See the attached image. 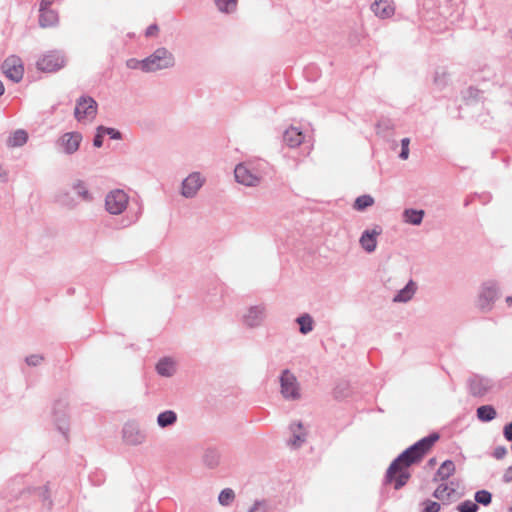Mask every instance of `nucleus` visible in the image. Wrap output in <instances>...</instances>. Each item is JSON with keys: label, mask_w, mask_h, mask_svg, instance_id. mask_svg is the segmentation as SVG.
Here are the masks:
<instances>
[{"label": "nucleus", "mask_w": 512, "mask_h": 512, "mask_svg": "<svg viewBox=\"0 0 512 512\" xmlns=\"http://www.w3.org/2000/svg\"><path fill=\"white\" fill-rule=\"evenodd\" d=\"M455 469L456 468H455L454 462L451 460H446L441 464V466L437 470L433 480L434 481H438V480L444 481L455 473Z\"/></svg>", "instance_id": "23"}, {"label": "nucleus", "mask_w": 512, "mask_h": 512, "mask_svg": "<svg viewBox=\"0 0 512 512\" xmlns=\"http://www.w3.org/2000/svg\"><path fill=\"white\" fill-rule=\"evenodd\" d=\"M435 463H436V459H435V458H431V459L429 460V464H430L431 466L435 465Z\"/></svg>", "instance_id": "52"}, {"label": "nucleus", "mask_w": 512, "mask_h": 512, "mask_svg": "<svg viewBox=\"0 0 512 512\" xmlns=\"http://www.w3.org/2000/svg\"><path fill=\"white\" fill-rule=\"evenodd\" d=\"M219 12L224 14H232L237 9L238 0H214Z\"/></svg>", "instance_id": "29"}, {"label": "nucleus", "mask_w": 512, "mask_h": 512, "mask_svg": "<svg viewBox=\"0 0 512 512\" xmlns=\"http://www.w3.org/2000/svg\"><path fill=\"white\" fill-rule=\"evenodd\" d=\"M234 176L237 183L247 187H256L261 182L259 171L248 162L237 164L234 169Z\"/></svg>", "instance_id": "6"}, {"label": "nucleus", "mask_w": 512, "mask_h": 512, "mask_svg": "<svg viewBox=\"0 0 512 512\" xmlns=\"http://www.w3.org/2000/svg\"><path fill=\"white\" fill-rule=\"evenodd\" d=\"M72 189L74 193L81 198L83 201L91 202L93 200V195L89 191L87 184L82 180H77L73 183Z\"/></svg>", "instance_id": "25"}, {"label": "nucleus", "mask_w": 512, "mask_h": 512, "mask_svg": "<svg viewBox=\"0 0 512 512\" xmlns=\"http://www.w3.org/2000/svg\"><path fill=\"white\" fill-rule=\"evenodd\" d=\"M496 415V410L491 405H483L477 408V417L482 422L492 421Z\"/></svg>", "instance_id": "28"}, {"label": "nucleus", "mask_w": 512, "mask_h": 512, "mask_svg": "<svg viewBox=\"0 0 512 512\" xmlns=\"http://www.w3.org/2000/svg\"><path fill=\"white\" fill-rule=\"evenodd\" d=\"M458 510L460 512H477L478 506L476 503H474L470 500H467L458 506Z\"/></svg>", "instance_id": "39"}, {"label": "nucleus", "mask_w": 512, "mask_h": 512, "mask_svg": "<svg viewBox=\"0 0 512 512\" xmlns=\"http://www.w3.org/2000/svg\"><path fill=\"white\" fill-rule=\"evenodd\" d=\"M28 140V134L25 130H16L7 140L9 147L23 146Z\"/></svg>", "instance_id": "27"}, {"label": "nucleus", "mask_w": 512, "mask_h": 512, "mask_svg": "<svg viewBox=\"0 0 512 512\" xmlns=\"http://www.w3.org/2000/svg\"><path fill=\"white\" fill-rule=\"evenodd\" d=\"M374 15L380 19L391 18L395 13V5L392 0H375L371 4Z\"/></svg>", "instance_id": "16"}, {"label": "nucleus", "mask_w": 512, "mask_h": 512, "mask_svg": "<svg viewBox=\"0 0 512 512\" xmlns=\"http://www.w3.org/2000/svg\"><path fill=\"white\" fill-rule=\"evenodd\" d=\"M268 318V307L265 303H256L244 307L240 313L241 325L249 330L262 327Z\"/></svg>", "instance_id": "2"}, {"label": "nucleus", "mask_w": 512, "mask_h": 512, "mask_svg": "<svg viewBox=\"0 0 512 512\" xmlns=\"http://www.w3.org/2000/svg\"><path fill=\"white\" fill-rule=\"evenodd\" d=\"M4 91H5L4 85H3V83L0 81V96H2V95L4 94Z\"/></svg>", "instance_id": "51"}, {"label": "nucleus", "mask_w": 512, "mask_h": 512, "mask_svg": "<svg viewBox=\"0 0 512 512\" xmlns=\"http://www.w3.org/2000/svg\"><path fill=\"white\" fill-rule=\"evenodd\" d=\"M176 64L174 54L166 47H159L146 57L147 73L172 69Z\"/></svg>", "instance_id": "4"}, {"label": "nucleus", "mask_w": 512, "mask_h": 512, "mask_svg": "<svg viewBox=\"0 0 512 512\" xmlns=\"http://www.w3.org/2000/svg\"><path fill=\"white\" fill-rule=\"evenodd\" d=\"M155 368L160 376L170 378L177 372V362L171 357H163L157 362Z\"/></svg>", "instance_id": "18"}, {"label": "nucleus", "mask_w": 512, "mask_h": 512, "mask_svg": "<svg viewBox=\"0 0 512 512\" xmlns=\"http://www.w3.org/2000/svg\"><path fill=\"white\" fill-rule=\"evenodd\" d=\"M122 440L126 445L139 446L146 442L147 434L138 423L129 421L122 428Z\"/></svg>", "instance_id": "10"}, {"label": "nucleus", "mask_w": 512, "mask_h": 512, "mask_svg": "<svg viewBox=\"0 0 512 512\" xmlns=\"http://www.w3.org/2000/svg\"><path fill=\"white\" fill-rule=\"evenodd\" d=\"M178 421V415L174 410H164L157 415L156 423L160 429L173 427Z\"/></svg>", "instance_id": "21"}, {"label": "nucleus", "mask_w": 512, "mask_h": 512, "mask_svg": "<svg viewBox=\"0 0 512 512\" xmlns=\"http://www.w3.org/2000/svg\"><path fill=\"white\" fill-rule=\"evenodd\" d=\"M417 290V285L413 280H410L405 287L400 289L392 298L394 303H407L409 302L415 295Z\"/></svg>", "instance_id": "20"}, {"label": "nucleus", "mask_w": 512, "mask_h": 512, "mask_svg": "<svg viewBox=\"0 0 512 512\" xmlns=\"http://www.w3.org/2000/svg\"><path fill=\"white\" fill-rule=\"evenodd\" d=\"M268 504L265 501H256L249 512H267Z\"/></svg>", "instance_id": "43"}, {"label": "nucleus", "mask_w": 512, "mask_h": 512, "mask_svg": "<svg viewBox=\"0 0 512 512\" xmlns=\"http://www.w3.org/2000/svg\"><path fill=\"white\" fill-rule=\"evenodd\" d=\"M42 361H43V356L40 354H32L25 358V362L27 363V365L33 366V367L40 365L42 363Z\"/></svg>", "instance_id": "42"}, {"label": "nucleus", "mask_w": 512, "mask_h": 512, "mask_svg": "<svg viewBox=\"0 0 512 512\" xmlns=\"http://www.w3.org/2000/svg\"><path fill=\"white\" fill-rule=\"evenodd\" d=\"M99 129L101 130V132L103 133L104 136L107 135L111 139H114V140L121 139V133L114 128L99 126Z\"/></svg>", "instance_id": "38"}, {"label": "nucleus", "mask_w": 512, "mask_h": 512, "mask_svg": "<svg viewBox=\"0 0 512 512\" xmlns=\"http://www.w3.org/2000/svg\"><path fill=\"white\" fill-rule=\"evenodd\" d=\"M296 323L299 325V331L303 335H307L314 329V320L308 313H304L296 318Z\"/></svg>", "instance_id": "26"}, {"label": "nucleus", "mask_w": 512, "mask_h": 512, "mask_svg": "<svg viewBox=\"0 0 512 512\" xmlns=\"http://www.w3.org/2000/svg\"><path fill=\"white\" fill-rule=\"evenodd\" d=\"M382 233V228L378 225L363 231L359 239L361 248L367 253H373L377 248L378 237Z\"/></svg>", "instance_id": "14"}, {"label": "nucleus", "mask_w": 512, "mask_h": 512, "mask_svg": "<svg viewBox=\"0 0 512 512\" xmlns=\"http://www.w3.org/2000/svg\"><path fill=\"white\" fill-rule=\"evenodd\" d=\"M203 462L209 468H215L220 463V453L216 449H207L203 455Z\"/></svg>", "instance_id": "31"}, {"label": "nucleus", "mask_w": 512, "mask_h": 512, "mask_svg": "<svg viewBox=\"0 0 512 512\" xmlns=\"http://www.w3.org/2000/svg\"><path fill=\"white\" fill-rule=\"evenodd\" d=\"M129 205L130 195L124 189H112L108 191L104 197V209L112 216L124 215Z\"/></svg>", "instance_id": "3"}, {"label": "nucleus", "mask_w": 512, "mask_h": 512, "mask_svg": "<svg viewBox=\"0 0 512 512\" xmlns=\"http://www.w3.org/2000/svg\"><path fill=\"white\" fill-rule=\"evenodd\" d=\"M53 2H54V0H41L40 9L39 10L50 9V7L53 4Z\"/></svg>", "instance_id": "48"}, {"label": "nucleus", "mask_w": 512, "mask_h": 512, "mask_svg": "<svg viewBox=\"0 0 512 512\" xmlns=\"http://www.w3.org/2000/svg\"><path fill=\"white\" fill-rule=\"evenodd\" d=\"M158 30L157 26L156 25H151L147 28L146 30V35L147 36H152L155 34V32Z\"/></svg>", "instance_id": "49"}, {"label": "nucleus", "mask_w": 512, "mask_h": 512, "mask_svg": "<svg viewBox=\"0 0 512 512\" xmlns=\"http://www.w3.org/2000/svg\"><path fill=\"white\" fill-rule=\"evenodd\" d=\"M434 82L438 86H442L446 83V73L444 71H437L434 77Z\"/></svg>", "instance_id": "44"}, {"label": "nucleus", "mask_w": 512, "mask_h": 512, "mask_svg": "<svg viewBox=\"0 0 512 512\" xmlns=\"http://www.w3.org/2000/svg\"><path fill=\"white\" fill-rule=\"evenodd\" d=\"M280 393L285 400L298 401L302 397L301 386L296 375L284 369L279 376Z\"/></svg>", "instance_id": "5"}, {"label": "nucleus", "mask_w": 512, "mask_h": 512, "mask_svg": "<svg viewBox=\"0 0 512 512\" xmlns=\"http://www.w3.org/2000/svg\"><path fill=\"white\" fill-rule=\"evenodd\" d=\"M374 204V199L370 195H362L356 198L354 202V209L358 211H363L366 208L372 206Z\"/></svg>", "instance_id": "32"}, {"label": "nucleus", "mask_w": 512, "mask_h": 512, "mask_svg": "<svg viewBox=\"0 0 512 512\" xmlns=\"http://www.w3.org/2000/svg\"><path fill=\"white\" fill-rule=\"evenodd\" d=\"M65 58L60 52H49L37 61V68L44 72H54L62 68Z\"/></svg>", "instance_id": "12"}, {"label": "nucleus", "mask_w": 512, "mask_h": 512, "mask_svg": "<svg viewBox=\"0 0 512 512\" xmlns=\"http://www.w3.org/2000/svg\"><path fill=\"white\" fill-rule=\"evenodd\" d=\"M305 136L298 128L291 126L285 130L283 135L284 143L290 148H296L303 143Z\"/></svg>", "instance_id": "19"}, {"label": "nucleus", "mask_w": 512, "mask_h": 512, "mask_svg": "<svg viewBox=\"0 0 512 512\" xmlns=\"http://www.w3.org/2000/svg\"><path fill=\"white\" fill-rule=\"evenodd\" d=\"M234 499L235 493L231 488L223 489L218 496V502L222 506H230Z\"/></svg>", "instance_id": "34"}, {"label": "nucleus", "mask_w": 512, "mask_h": 512, "mask_svg": "<svg viewBox=\"0 0 512 512\" xmlns=\"http://www.w3.org/2000/svg\"><path fill=\"white\" fill-rule=\"evenodd\" d=\"M492 495L487 490H480L475 493V501L482 505H488L491 503Z\"/></svg>", "instance_id": "36"}, {"label": "nucleus", "mask_w": 512, "mask_h": 512, "mask_svg": "<svg viewBox=\"0 0 512 512\" xmlns=\"http://www.w3.org/2000/svg\"><path fill=\"white\" fill-rule=\"evenodd\" d=\"M508 37H509V40L512 42V29L509 30Z\"/></svg>", "instance_id": "53"}, {"label": "nucleus", "mask_w": 512, "mask_h": 512, "mask_svg": "<svg viewBox=\"0 0 512 512\" xmlns=\"http://www.w3.org/2000/svg\"><path fill=\"white\" fill-rule=\"evenodd\" d=\"M455 490L450 488L447 484H440L433 492V496L438 500H445L450 498Z\"/></svg>", "instance_id": "33"}, {"label": "nucleus", "mask_w": 512, "mask_h": 512, "mask_svg": "<svg viewBox=\"0 0 512 512\" xmlns=\"http://www.w3.org/2000/svg\"><path fill=\"white\" fill-rule=\"evenodd\" d=\"M507 454V449L504 446L495 448L493 455L496 459H502Z\"/></svg>", "instance_id": "46"}, {"label": "nucleus", "mask_w": 512, "mask_h": 512, "mask_svg": "<svg viewBox=\"0 0 512 512\" xmlns=\"http://www.w3.org/2000/svg\"><path fill=\"white\" fill-rule=\"evenodd\" d=\"M492 386L490 379L479 375H474L469 381L470 392L473 396H484L491 390Z\"/></svg>", "instance_id": "15"}, {"label": "nucleus", "mask_w": 512, "mask_h": 512, "mask_svg": "<svg viewBox=\"0 0 512 512\" xmlns=\"http://www.w3.org/2000/svg\"><path fill=\"white\" fill-rule=\"evenodd\" d=\"M445 2H450L451 0H444Z\"/></svg>", "instance_id": "54"}, {"label": "nucleus", "mask_w": 512, "mask_h": 512, "mask_svg": "<svg viewBox=\"0 0 512 512\" xmlns=\"http://www.w3.org/2000/svg\"><path fill=\"white\" fill-rule=\"evenodd\" d=\"M97 113V103L91 97H81L77 100L74 115L78 122L86 124L91 122Z\"/></svg>", "instance_id": "9"}, {"label": "nucleus", "mask_w": 512, "mask_h": 512, "mask_svg": "<svg viewBox=\"0 0 512 512\" xmlns=\"http://www.w3.org/2000/svg\"><path fill=\"white\" fill-rule=\"evenodd\" d=\"M39 25L42 28L52 27L57 25L59 19L58 14L55 10L47 9V10H39Z\"/></svg>", "instance_id": "22"}, {"label": "nucleus", "mask_w": 512, "mask_h": 512, "mask_svg": "<svg viewBox=\"0 0 512 512\" xmlns=\"http://www.w3.org/2000/svg\"><path fill=\"white\" fill-rule=\"evenodd\" d=\"M82 139V134L79 132H66L57 139L56 146L60 152L72 155L78 151Z\"/></svg>", "instance_id": "11"}, {"label": "nucleus", "mask_w": 512, "mask_h": 512, "mask_svg": "<svg viewBox=\"0 0 512 512\" xmlns=\"http://www.w3.org/2000/svg\"><path fill=\"white\" fill-rule=\"evenodd\" d=\"M206 182L205 176L198 172H191L186 178L183 179L180 187V194L186 199H192L197 196L200 189Z\"/></svg>", "instance_id": "8"}, {"label": "nucleus", "mask_w": 512, "mask_h": 512, "mask_svg": "<svg viewBox=\"0 0 512 512\" xmlns=\"http://www.w3.org/2000/svg\"><path fill=\"white\" fill-rule=\"evenodd\" d=\"M504 437L508 440V441H512V422L507 424L505 427H504Z\"/></svg>", "instance_id": "47"}, {"label": "nucleus", "mask_w": 512, "mask_h": 512, "mask_svg": "<svg viewBox=\"0 0 512 512\" xmlns=\"http://www.w3.org/2000/svg\"><path fill=\"white\" fill-rule=\"evenodd\" d=\"M103 133L101 132V130L99 129V127L97 128V133L93 139V145L97 148H100L103 144Z\"/></svg>", "instance_id": "45"}, {"label": "nucleus", "mask_w": 512, "mask_h": 512, "mask_svg": "<svg viewBox=\"0 0 512 512\" xmlns=\"http://www.w3.org/2000/svg\"><path fill=\"white\" fill-rule=\"evenodd\" d=\"M145 63H146V58H144L142 60H138L136 58H130L126 61V67L128 69H132V70L139 69V70L147 73V67H146Z\"/></svg>", "instance_id": "35"}, {"label": "nucleus", "mask_w": 512, "mask_h": 512, "mask_svg": "<svg viewBox=\"0 0 512 512\" xmlns=\"http://www.w3.org/2000/svg\"><path fill=\"white\" fill-rule=\"evenodd\" d=\"M424 214L423 210L412 208L405 209L403 211V221L411 225H420L423 221Z\"/></svg>", "instance_id": "24"}, {"label": "nucleus", "mask_w": 512, "mask_h": 512, "mask_svg": "<svg viewBox=\"0 0 512 512\" xmlns=\"http://www.w3.org/2000/svg\"><path fill=\"white\" fill-rule=\"evenodd\" d=\"M2 70L7 78L19 82L23 78L24 67L21 59L15 55L9 56L2 64Z\"/></svg>", "instance_id": "13"}, {"label": "nucleus", "mask_w": 512, "mask_h": 512, "mask_svg": "<svg viewBox=\"0 0 512 512\" xmlns=\"http://www.w3.org/2000/svg\"><path fill=\"white\" fill-rule=\"evenodd\" d=\"M438 438L437 434H431L402 452L390 464L385 477L386 483H393L395 489L403 487L410 478L409 466L420 461Z\"/></svg>", "instance_id": "1"}, {"label": "nucleus", "mask_w": 512, "mask_h": 512, "mask_svg": "<svg viewBox=\"0 0 512 512\" xmlns=\"http://www.w3.org/2000/svg\"><path fill=\"white\" fill-rule=\"evenodd\" d=\"M409 144L410 139L409 138H403L401 140V152L399 154L400 159L407 160L409 158Z\"/></svg>", "instance_id": "40"}, {"label": "nucleus", "mask_w": 512, "mask_h": 512, "mask_svg": "<svg viewBox=\"0 0 512 512\" xmlns=\"http://www.w3.org/2000/svg\"><path fill=\"white\" fill-rule=\"evenodd\" d=\"M56 429L62 434L65 441L69 439V422L66 414L55 416Z\"/></svg>", "instance_id": "30"}, {"label": "nucleus", "mask_w": 512, "mask_h": 512, "mask_svg": "<svg viewBox=\"0 0 512 512\" xmlns=\"http://www.w3.org/2000/svg\"><path fill=\"white\" fill-rule=\"evenodd\" d=\"M35 493L44 503H47V505L51 507L52 501L50 499V493L47 486L37 488Z\"/></svg>", "instance_id": "37"}, {"label": "nucleus", "mask_w": 512, "mask_h": 512, "mask_svg": "<svg viewBox=\"0 0 512 512\" xmlns=\"http://www.w3.org/2000/svg\"><path fill=\"white\" fill-rule=\"evenodd\" d=\"M291 432V437L288 441V444L292 448H299L306 441L307 432L303 427L302 423H292L289 427Z\"/></svg>", "instance_id": "17"}, {"label": "nucleus", "mask_w": 512, "mask_h": 512, "mask_svg": "<svg viewBox=\"0 0 512 512\" xmlns=\"http://www.w3.org/2000/svg\"><path fill=\"white\" fill-rule=\"evenodd\" d=\"M505 302H506L508 307H512V295L506 297Z\"/></svg>", "instance_id": "50"}, {"label": "nucleus", "mask_w": 512, "mask_h": 512, "mask_svg": "<svg viewBox=\"0 0 512 512\" xmlns=\"http://www.w3.org/2000/svg\"><path fill=\"white\" fill-rule=\"evenodd\" d=\"M424 509L422 512H439L440 511V504L431 501V500H425L423 502Z\"/></svg>", "instance_id": "41"}, {"label": "nucleus", "mask_w": 512, "mask_h": 512, "mask_svg": "<svg viewBox=\"0 0 512 512\" xmlns=\"http://www.w3.org/2000/svg\"><path fill=\"white\" fill-rule=\"evenodd\" d=\"M498 296L499 287L495 282L488 281L483 283L478 292L477 307L485 312L490 311Z\"/></svg>", "instance_id": "7"}]
</instances>
